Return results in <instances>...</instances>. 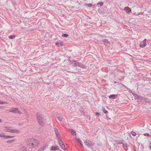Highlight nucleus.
Returning <instances> with one entry per match:
<instances>
[{"label":"nucleus","instance_id":"f257e3e1","mask_svg":"<svg viewBox=\"0 0 151 151\" xmlns=\"http://www.w3.org/2000/svg\"><path fill=\"white\" fill-rule=\"evenodd\" d=\"M36 118L39 124L41 126L45 124V121L46 119L43 117L42 114L38 112L36 115Z\"/></svg>","mask_w":151,"mask_h":151},{"label":"nucleus","instance_id":"f03ea898","mask_svg":"<svg viewBox=\"0 0 151 151\" xmlns=\"http://www.w3.org/2000/svg\"><path fill=\"white\" fill-rule=\"evenodd\" d=\"M58 142L61 148L63 150H65V147L61 139H58Z\"/></svg>","mask_w":151,"mask_h":151},{"label":"nucleus","instance_id":"7ed1b4c3","mask_svg":"<svg viewBox=\"0 0 151 151\" xmlns=\"http://www.w3.org/2000/svg\"><path fill=\"white\" fill-rule=\"evenodd\" d=\"M9 112L14 113H19L20 112L18 110V109L17 108H13L9 110Z\"/></svg>","mask_w":151,"mask_h":151},{"label":"nucleus","instance_id":"20e7f679","mask_svg":"<svg viewBox=\"0 0 151 151\" xmlns=\"http://www.w3.org/2000/svg\"><path fill=\"white\" fill-rule=\"evenodd\" d=\"M29 141L30 142H32L34 143V144H33V146H37L38 144V141L35 139H31L29 140Z\"/></svg>","mask_w":151,"mask_h":151},{"label":"nucleus","instance_id":"39448f33","mask_svg":"<svg viewBox=\"0 0 151 151\" xmlns=\"http://www.w3.org/2000/svg\"><path fill=\"white\" fill-rule=\"evenodd\" d=\"M124 11L127 13L130 14L132 12L131 9L128 6L125 7L124 8Z\"/></svg>","mask_w":151,"mask_h":151},{"label":"nucleus","instance_id":"423d86ee","mask_svg":"<svg viewBox=\"0 0 151 151\" xmlns=\"http://www.w3.org/2000/svg\"><path fill=\"white\" fill-rule=\"evenodd\" d=\"M84 143L88 147H90L93 145V144L92 143L91 141H88V140L85 141Z\"/></svg>","mask_w":151,"mask_h":151},{"label":"nucleus","instance_id":"0eeeda50","mask_svg":"<svg viewBox=\"0 0 151 151\" xmlns=\"http://www.w3.org/2000/svg\"><path fill=\"white\" fill-rule=\"evenodd\" d=\"M69 131L70 132L71 134L73 136H75V137H76V134L75 132L72 129H69Z\"/></svg>","mask_w":151,"mask_h":151},{"label":"nucleus","instance_id":"6e6552de","mask_svg":"<svg viewBox=\"0 0 151 151\" xmlns=\"http://www.w3.org/2000/svg\"><path fill=\"white\" fill-rule=\"evenodd\" d=\"M118 96L116 94H112L110 95L109 96V98L110 99H115Z\"/></svg>","mask_w":151,"mask_h":151},{"label":"nucleus","instance_id":"1a4fd4ad","mask_svg":"<svg viewBox=\"0 0 151 151\" xmlns=\"http://www.w3.org/2000/svg\"><path fill=\"white\" fill-rule=\"evenodd\" d=\"M146 45V42H142L140 44L139 46L143 48L145 47Z\"/></svg>","mask_w":151,"mask_h":151},{"label":"nucleus","instance_id":"9d476101","mask_svg":"<svg viewBox=\"0 0 151 151\" xmlns=\"http://www.w3.org/2000/svg\"><path fill=\"white\" fill-rule=\"evenodd\" d=\"M20 131L17 129H12L11 133H19Z\"/></svg>","mask_w":151,"mask_h":151},{"label":"nucleus","instance_id":"9b49d317","mask_svg":"<svg viewBox=\"0 0 151 151\" xmlns=\"http://www.w3.org/2000/svg\"><path fill=\"white\" fill-rule=\"evenodd\" d=\"M78 67H80L82 68L83 69H86V66L85 65H84L83 64L81 63H79Z\"/></svg>","mask_w":151,"mask_h":151},{"label":"nucleus","instance_id":"f8f14e48","mask_svg":"<svg viewBox=\"0 0 151 151\" xmlns=\"http://www.w3.org/2000/svg\"><path fill=\"white\" fill-rule=\"evenodd\" d=\"M55 132V134L56 135V136L58 138L59 137L58 136L59 135V132L58 129L56 128H55L54 129Z\"/></svg>","mask_w":151,"mask_h":151},{"label":"nucleus","instance_id":"ddd939ff","mask_svg":"<svg viewBox=\"0 0 151 151\" xmlns=\"http://www.w3.org/2000/svg\"><path fill=\"white\" fill-rule=\"evenodd\" d=\"M59 149V147L58 146H52L51 147V150L55 151Z\"/></svg>","mask_w":151,"mask_h":151},{"label":"nucleus","instance_id":"4468645a","mask_svg":"<svg viewBox=\"0 0 151 151\" xmlns=\"http://www.w3.org/2000/svg\"><path fill=\"white\" fill-rule=\"evenodd\" d=\"M73 62L75 64V66H78L80 63L76 60L73 61Z\"/></svg>","mask_w":151,"mask_h":151},{"label":"nucleus","instance_id":"2eb2a0df","mask_svg":"<svg viewBox=\"0 0 151 151\" xmlns=\"http://www.w3.org/2000/svg\"><path fill=\"white\" fill-rule=\"evenodd\" d=\"M103 42L104 43V45H106V44H108L109 43V41L107 39H104L103 40Z\"/></svg>","mask_w":151,"mask_h":151},{"label":"nucleus","instance_id":"dca6fc26","mask_svg":"<svg viewBox=\"0 0 151 151\" xmlns=\"http://www.w3.org/2000/svg\"><path fill=\"white\" fill-rule=\"evenodd\" d=\"M123 148L125 150H127L128 149V146L126 143H123Z\"/></svg>","mask_w":151,"mask_h":151},{"label":"nucleus","instance_id":"f3484780","mask_svg":"<svg viewBox=\"0 0 151 151\" xmlns=\"http://www.w3.org/2000/svg\"><path fill=\"white\" fill-rule=\"evenodd\" d=\"M14 136H9V135H4V139L9 138H13L14 137Z\"/></svg>","mask_w":151,"mask_h":151},{"label":"nucleus","instance_id":"a211bd4d","mask_svg":"<svg viewBox=\"0 0 151 151\" xmlns=\"http://www.w3.org/2000/svg\"><path fill=\"white\" fill-rule=\"evenodd\" d=\"M11 129H10L9 127H6L5 129V132H9L11 133Z\"/></svg>","mask_w":151,"mask_h":151},{"label":"nucleus","instance_id":"6ab92c4d","mask_svg":"<svg viewBox=\"0 0 151 151\" xmlns=\"http://www.w3.org/2000/svg\"><path fill=\"white\" fill-rule=\"evenodd\" d=\"M114 142L116 145H118L121 144H123L122 141H120L115 140Z\"/></svg>","mask_w":151,"mask_h":151},{"label":"nucleus","instance_id":"aec40b11","mask_svg":"<svg viewBox=\"0 0 151 151\" xmlns=\"http://www.w3.org/2000/svg\"><path fill=\"white\" fill-rule=\"evenodd\" d=\"M34 143L29 141V140L28 142V145L30 146L33 147Z\"/></svg>","mask_w":151,"mask_h":151},{"label":"nucleus","instance_id":"412c9836","mask_svg":"<svg viewBox=\"0 0 151 151\" xmlns=\"http://www.w3.org/2000/svg\"><path fill=\"white\" fill-rule=\"evenodd\" d=\"M57 117L58 119L61 121L62 119V118L60 116V114H57Z\"/></svg>","mask_w":151,"mask_h":151},{"label":"nucleus","instance_id":"4be33fe9","mask_svg":"<svg viewBox=\"0 0 151 151\" xmlns=\"http://www.w3.org/2000/svg\"><path fill=\"white\" fill-rule=\"evenodd\" d=\"M150 101L146 98H144V99L143 103L145 104L147 102H149Z\"/></svg>","mask_w":151,"mask_h":151},{"label":"nucleus","instance_id":"5701e85b","mask_svg":"<svg viewBox=\"0 0 151 151\" xmlns=\"http://www.w3.org/2000/svg\"><path fill=\"white\" fill-rule=\"evenodd\" d=\"M15 141V139H13L12 140H9L6 141V142L7 143H12Z\"/></svg>","mask_w":151,"mask_h":151},{"label":"nucleus","instance_id":"b1692460","mask_svg":"<svg viewBox=\"0 0 151 151\" xmlns=\"http://www.w3.org/2000/svg\"><path fill=\"white\" fill-rule=\"evenodd\" d=\"M76 139L77 140V142L79 143L81 146H82L83 144L81 141L78 139Z\"/></svg>","mask_w":151,"mask_h":151},{"label":"nucleus","instance_id":"393cba45","mask_svg":"<svg viewBox=\"0 0 151 151\" xmlns=\"http://www.w3.org/2000/svg\"><path fill=\"white\" fill-rule=\"evenodd\" d=\"M15 37V36L14 35H10L9 36V38L10 39H13Z\"/></svg>","mask_w":151,"mask_h":151},{"label":"nucleus","instance_id":"a878e982","mask_svg":"<svg viewBox=\"0 0 151 151\" xmlns=\"http://www.w3.org/2000/svg\"><path fill=\"white\" fill-rule=\"evenodd\" d=\"M103 4H104V3L101 1L97 3V5H100V6H103Z\"/></svg>","mask_w":151,"mask_h":151},{"label":"nucleus","instance_id":"bb28decb","mask_svg":"<svg viewBox=\"0 0 151 151\" xmlns=\"http://www.w3.org/2000/svg\"><path fill=\"white\" fill-rule=\"evenodd\" d=\"M21 150L22 151H24L27 150V148L24 147H22L21 148Z\"/></svg>","mask_w":151,"mask_h":151},{"label":"nucleus","instance_id":"cd10ccee","mask_svg":"<svg viewBox=\"0 0 151 151\" xmlns=\"http://www.w3.org/2000/svg\"><path fill=\"white\" fill-rule=\"evenodd\" d=\"M68 36V35L67 34H63L62 36V37H67Z\"/></svg>","mask_w":151,"mask_h":151},{"label":"nucleus","instance_id":"c85d7f7f","mask_svg":"<svg viewBox=\"0 0 151 151\" xmlns=\"http://www.w3.org/2000/svg\"><path fill=\"white\" fill-rule=\"evenodd\" d=\"M103 111L105 114H106L108 113V111L106 110L104 108H103Z\"/></svg>","mask_w":151,"mask_h":151},{"label":"nucleus","instance_id":"c756f323","mask_svg":"<svg viewBox=\"0 0 151 151\" xmlns=\"http://www.w3.org/2000/svg\"><path fill=\"white\" fill-rule=\"evenodd\" d=\"M132 134L134 136H135L136 135V133L133 131L132 132Z\"/></svg>","mask_w":151,"mask_h":151},{"label":"nucleus","instance_id":"7c9ffc66","mask_svg":"<svg viewBox=\"0 0 151 151\" xmlns=\"http://www.w3.org/2000/svg\"><path fill=\"white\" fill-rule=\"evenodd\" d=\"M6 103H7L6 102H3L0 101V104H6Z\"/></svg>","mask_w":151,"mask_h":151},{"label":"nucleus","instance_id":"2f4dec72","mask_svg":"<svg viewBox=\"0 0 151 151\" xmlns=\"http://www.w3.org/2000/svg\"><path fill=\"white\" fill-rule=\"evenodd\" d=\"M86 5L88 7H91L92 6V4H86Z\"/></svg>","mask_w":151,"mask_h":151},{"label":"nucleus","instance_id":"473e14b6","mask_svg":"<svg viewBox=\"0 0 151 151\" xmlns=\"http://www.w3.org/2000/svg\"><path fill=\"white\" fill-rule=\"evenodd\" d=\"M44 149L43 148H41L38 151H44Z\"/></svg>","mask_w":151,"mask_h":151},{"label":"nucleus","instance_id":"72a5a7b5","mask_svg":"<svg viewBox=\"0 0 151 151\" xmlns=\"http://www.w3.org/2000/svg\"><path fill=\"white\" fill-rule=\"evenodd\" d=\"M144 135L145 136H149L150 135V134H149L147 133L144 134Z\"/></svg>","mask_w":151,"mask_h":151},{"label":"nucleus","instance_id":"f704fd0d","mask_svg":"<svg viewBox=\"0 0 151 151\" xmlns=\"http://www.w3.org/2000/svg\"><path fill=\"white\" fill-rule=\"evenodd\" d=\"M4 133H3L2 134H0V137H4Z\"/></svg>","mask_w":151,"mask_h":151},{"label":"nucleus","instance_id":"c9c22d12","mask_svg":"<svg viewBox=\"0 0 151 151\" xmlns=\"http://www.w3.org/2000/svg\"><path fill=\"white\" fill-rule=\"evenodd\" d=\"M146 39H145L142 42H146Z\"/></svg>","mask_w":151,"mask_h":151},{"label":"nucleus","instance_id":"e433bc0d","mask_svg":"<svg viewBox=\"0 0 151 151\" xmlns=\"http://www.w3.org/2000/svg\"><path fill=\"white\" fill-rule=\"evenodd\" d=\"M96 115H99L100 114V113L99 112H96Z\"/></svg>","mask_w":151,"mask_h":151},{"label":"nucleus","instance_id":"4c0bfd02","mask_svg":"<svg viewBox=\"0 0 151 151\" xmlns=\"http://www.w3.org/2000/svg\"><path fill=\"white\" fill-rule=\"evenodd\" d=\"M140 99L141 100H143V98L142 97H141L140 98Z\"/></svg>","mask_w":151,"mask_h":151},{"label":"nucleus","instance_id":"58836bf2","mask_svg":"<svg viewBox=\"0 0 151 151\" xmlns=\"http://www.w3.org/2000/svg\"><path fill=\"white\" fill-rule=\"evenodd\" d=\"M58 44H59V43H58V42H56V43H55V45H58Z\"/></svg>","mask_w":151,"mask_h":151},{"label":"nucleus","instance_id":"ea45409f","mask_svg":"<svg viewBox=\"0 0 151 151\" xmlns=\"http://www.w3.org/2000/svg\"><path fill=\"white\" fill-rule=\"evenodd\" d=\"M0 122L1 123L2 122V120L1 119H0Z\"/></svg>","mask_w":151,"mask_h":151},{"label":"nucleus","instance_id":"a19ab883","mask_svg":"<svg viewBox=\"0 0 151 151\" xmlns=\"http://www.w3.org/2000/svg\"><path fill=\"white\" fill-rule=\"evenodd\" d=\"M149 148H150V149L151 150V146H149Z\"/></svg>","mask_w":151,"mask_h":151},{"label":"nucleus","instance_id":"79ce46f5","mask_svg":"<svg viewBox=\"0 0 151 151\" xmlns=\"http://www.w3.org/2000/svg\"><path fill=\"white\" fill-rule=\"evenodd\" d=\"M93 151H96V150H93Z\"/></svg>","mask_w":151,"mask_h":151}]
</instances>
